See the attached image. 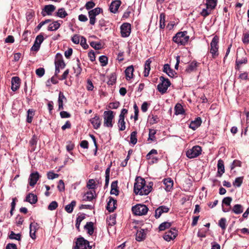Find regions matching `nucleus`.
<instances>
[{
    "label": "nucleus",
    "mask_w": 249,
    "mask_h": 249,
    "mask_svg": "<svg viewBox=\"0 0 249 249\" xmlns=\"http://www.w3.org/2000/svg\"><path fill=\"white\" fill-rule=\"evenodd\" d=\"M146 188L145 179L141 177H137L134 185V193L136 195H147L150 193V190Z\"/></svg>",
    "instance_id": "f257e3e1"
},
{
    "label": "nucleus",
    "mask_w": 249,
    "mask_h": 249,
    "mask_svg": "<svg viewBox=\"0 0 249 249\" xmlns=\"http://www.w3.org/2000/svg\"><path fill=\"white\" fill-rule=\"evenodd\" d=\"M189 36L187 31L179 32L173 36L172 40L178 45H185L189 41Z\"/></svg>",
    "instance_id": "f03ea898"
},
{
    "label": "nucleus",
    "mask_w": 249,
    "mask_h": 249,
    "mask_svg": "<svg viewBox=\"0 0 249 249\" xmlns=\"http://www.w3.org/2000/svg\"><path fill=\"white\" fill-rule=\"evenodd\" d=\"M217 3V0H206V8L202 10L200 13V15L206 18L211 13L212 11L215 8Z\"/></svg>",
    "instance_id": "7ed1b4c3"
},
{
    "label": "nucleus",
    "mask_w": 249,
    "mask_h": 249,
    "mask_svg": "<svg viewBox=\"0 0 249 249\" xmlns=\"http://www.w3.org/2000/svg\"><path fill=\"white\" fill-rule=\"evenodd\" d=\"M248 63V57L245 52H242L237 53L235 60V69L237 71H240L242 65L246 64Z\"/></svg>",
    "instance_id": "20e7f679"
},
{
    "label": "nucleus",
    "mask_w": 249,
    "mask_h": 249,
    "mask_svg": "<svg viewBox=\"0 0 249 249\" xmlns=\"http://www.w3.org/2000/svg\"><path fill=\"white\" fill-rule=\"evenodd\" d=\"M218 42L219 37L217 36H215L213 37L211 44L210 53L212 54L213 58H216L219 55L218 53Z\"/></svg>",
    "instance_id": "39448f33"
},
{
    "label": "nucleus",
    "mask_w": 249,
    "mask_h": 249,
    "mask_svg": "<svg viewBox=\"0 0 249 249\" xmlns=\"http://www.w3.org/2000/svg\"><path fill=\"white\" fill-rule=\"evenodd\" d=\"M132 212L135 215H144L148 211V207L144 204H137L132 207Z\"/></svg>",
    "instance_id": "423d86ee"
},
{
    "label": "nucleus",
    "mask_w": 249,
    "mask_h": 249,
    "mask_svg": "<svg viewBox=\"0 0 249 249\" xmlns=\"http://www.w3.org/2000/svg\"><path fill=\"white\" fill-rule=\"evenodd\" d=\"M160 79L161 82L157 86V89L163 94L166 92L168 88L171 84L168 78H165L163 76H160Z\"/></svg>",
    "instance_id": "0eeeda50"
},
{
    "label": "nucleus",
    "mask_w": 249,
    "mask_h": 249,
    "mask_svg": "<svg viewBox=\"0 0 249 249\" xmlns=\"http://www.w3.org/2000/svg\"><path fill=\"white\" fill-rule=\"evenodd\" d=\"M114 118V112L111 110L105 111L104 112V125L107 127L113 126L112 120Z\"/></svg>",
    "instance_id": "6e6552de"
},
{
    "label": "nucleus",
    "mask_w": 249,
    "mask_h": 249,
    "mask_svg": "<svg viewBox=\"0 0 249 249\" xmlns=\"http://www.w3.org/2000/svg\"><path fill=\"white\" fill-rule=\"evenodd\" d=\"M75 249H91L92 246L89 245V242L81 237L77 239Z\"/></svg>",
    "instance_id": "1a4fd4ad"
},
{
    "label": "nucleus",
    "mask_w": 249,
    "mask_h": 249,
    "mask_svg": "<svg viewBox=\"0 0 249 249\" xmlns=\"http://www.w3.org/2000/svg\"><path fill=\"white\" fill-rule=\"evenodd\" d=\"M201 147L200 146L196 145L187 151L186 156L189 159L195 158L199 156L201 153Z\"/></svg>",
    "instance_id": "9d476101"
},
{
    "label": "nucleus",
    "mask_w": 249,
    "mask_h": 249,
    "mask_svg": "<svg viewBox=\"0 0 249 249\" xmlns=\"http://www.w3.org/2000/svg\"><path fill=\"white\" fill-rule=\"evenodd\" d=\"M120 29L122 36L123 37H128L131 31V24L127 22L124 23L121 25Z\"/></svg>",
    "instance_id": "9b49d317"
},
{
    "label": "nucleus",
    "mask_w": 249,
    "mask_h": 249,
    "mask_svg": "<svg viewBox=\"0 0 249 249\" xmlns=\"http://www.w3.org/2000/svg\"><path fill=\"white\" fill-rule=\"evenodd\" d=\"M43 40L44 37L42 33H41L39 35L37 36L34 42V44L32 47L31 50L37 52L39 50L40 45Z\"/></svg>",
    "instance_id": "f8f14e48"
},
{
    "label": "nucleus",
    "mask_w": 249,
    "mask_h": 249,
    "mask_svg": "<svg viewBox=\"0 0 249 249\" xmlns=\"http://www.w3.org/2000/svg\"><path fill=\"white\" fill-rule=\"evenodd\" d=\"M177 235V233L176 229L172 228L170 230L165 232L163 237L165 240L170 241L175 239Z\"/></svg>",
    "instance_id": "ddd939ff"
},
{
    "label": "nucleus",
    "mask_w": 249,
    "mask_h": 249,
    "mask_svg": "<svg viewBox=\"0 0 249 249\" xmlns=\"http://www.w3.org/2000/svg\"><path fill=\"white\" fill-rule=\"evenodd\" d=\"M55 6L52 4L46 5L41 11V15L43 17L47 15H51L52 13L55 10Z\"/></svg>",
    "instance_id": "4468645a"
},
{
    "label": "nucleus",
    "mask_w": 249,
    "mask_h": 249,
    "mask_svg": "<svg viewBox=\"0 0 249 249\" xmlns=\"http://www.w3.org/2000/svg\"><path fill=\"white\" fill-rule=\"evenodd\" d=\"M54 63L55 67L61 68V69H64L65 67L66 64L64 61L63 56L59 53L56 54Z\"/></svg>",
    "instance_id": "2eb2a0df"
},
{
    "label": "nucleus",
    "mask_w": 249,
    "mask_h": 249,
    "mask_svg": "<svg viewBox=\"0 0 249 249\" xmlns=\"http://www.w3.org/2000/svg\"><path fill=\"white\" fill-rule=\"evenodd\" d=\"M170 209L168 207L162 205L159 207L155 210V217L156 219L159 218L163 213H167L169 212Z\"/></svg>",
    "instance_id": "dca6fc26"
},
{
    "label": "nucleus",
    "mask_w": 249,
    "mask_h": 249,
    "mask_svg": "<svg viewBox=\"0 0 249 249\" xmlns=\"http://www.w3.org/2000/svg\"><path fill=\"white\" fill-rule=\"evenodd\" d=\"M40 176L37 172L32 173L30 174L29 178V185L31 186H34L36 183L37 180L39 179Z\"/></svg>",
    "instance_id": "f3484780"
},
{
    "label": "nucleus",
    "mask_w": 249,
    "mask_h": 249,
    "mask_svg": "<svg viewBox=\"0 0 249 249\" xmlns=\"http://www.w3.org/2000/svg\"><path fill=\"white\" fill-rule=\"evenodd\" d=\"M20 79L18 76H14L11 79V89L15 91L17 90L20 86Z\"/></svg>",
    "instance_id": "a211bd4d"
},
{
    "label": "nucleus",
    "mask_w": 249,
    "mask_h": 249,
    "mask_svg": "<svg viewBox=\"0 0 249 249\" xmlns=\"http://www.w3.org/2000/svg\"><path fill=\"white\" fill-rule=\"evenodd\" d=\"M117 200L113 199L112 197H109V200L106 207L107 209L109 212H113L116 208Z\"/></svg>",
    "instance_id": "6ab92c4d"
},
{
    "label": "nucleus",
    "mask_w": 249,
    "mask_h": 249,
    "mask_svg": "<svg viewBox=\"0 0 249 249\" xmlns=\"http://www.w3.org/2000/svg\"><path fill=\"white\" fill-rule=\"evenodd\" d=\"M90 122L92 124L93 128L97 129L101 125V119L99 116L96 114L93 118L90 119Z\"/></svg>",
    "instance_id": "aec40b11"
},
{
    "label": "nucleus",
    "mask_w": 249,
    "mask_h": 249,
    "mask_svg": "<svg viewBox=\"0 0 249 249\" xmlns=\"http://www.w3.org/2000/svg\"><path fill=\"white\" fill-rule=\"evenodd\" d=\"M202 123V120L200 117L196 118L195 120L191 121L190 125L189 128L192 129L194 130H195L196 128H197L199 126H200Z\"/></svg>",
    "instance_id": "412c9836"
},
{
    "label": "nucleus",
    "mask_w": 249,
    "mask_h": 249,
    "mask_svg": "<svg viewBox=\"0 0 249 249\" xmlns=\"http://www.w3.org/2000/svg\"><path fill=\"white\" fill-rule=\"evenodd\" d=\"M217 169V176L221 177L222 174L225 172L224 161L221 159L219 160L218 161Z\"/></svg>",
    "instance_id": "4be33fe9"
},
{
    "label": "nucleus",
    "mask_w": 249,
    "mask_h": 249,
    "mask_svg": "<svg viewBox=\"0 0 249 249\" xmlns=\"http://www.w3.org/2000/svg\"><path fill=\"white\" fill-rule=\"evenodd\" d=\"M121 4V1L119 0L112 1L109 6L110 12L113 13H115L117 11Z\"/></svg>",
    "instance_id": "5701e85b"
},
{
    "label": "nucleus",
    "mask_w": 249,
    "mask_h": 249,
    "mask_svg": "<svg viewBox=\"0 0 249 249\" xmlns=\"http://www.w3.org/2000/svg\"><path fill=\"white\" fill-rule=\"evenodd\" d=\"M199 64V63H197L196 61H193L188 65L185 70V71L189 73L195 71L196 70V68Z\"/></svg>",
    "instance_id": "b1692460"
},
{
    "label": "nucleus",
    "mask_w": 249,
    "mask_h": 249,
    "mask_svg": "<svg viewBox=\"0 0 249 249\" xmlns=\"http://www.w3.org/2000/svg\"><path fill=\"white\" fill-rule=\"evenodd\" d=\"M163 71L165 72L170 77H173L175 74L176 73L175 71L170 67V65L168 64H166L163 66Z\"/></svg>",
    "instance_id": "393cba45"
},
{
    "label": "nucleus",
    "mask_w": 249,
    "mask_h": 249,
    "mask_svg": "<svg viewBox=\"0 0 249 249\" xmlns=\"http://www.w3.org/2000/svg\"><path fill=\"white\" fill-rule=\"evenodd\" d=\"M37 140V137L36 135H34L30 140L29 145L31 152H34L35 151Z\"/></svg>",
    "instance_id": "a878e982"
},
{
    "label": "nucleus",
    "mask_w": 249,
    "mask_h": 249,
    "mask_svg": "<svg viewBox=\"0 0 249 249\" xmlns=\"http://www.w3.org/2000/svg\"><path fill=\"white\" fill-rule=\"evenodd\" d=\"M25 201L31 204H36L37 201V197L33 193H29L26 197Z\"/></svg>",
    "instance_id": "bb28decb"
},
{
    "label": "nucleus",
    "mask_w": 249,
    "mask_h": 249,
    "mask_svg": "<svg viewBox=\"0 0 249 249\" xmlns=\"http://www.w3.org/2000/svg\"><path fill=\"white\" fill-rule=\"evenodd\" d=\"M146 233L143 229H141L137 231L136 234V240L138 241H142L146 237Z\"/></svg>",
    "instance_id": "cd10ccee"
},
{
    "label": "nucleus",
    "mask_w": 249,
    "mask_h": 249,
    "mask_svg": "<svg viewBox=\"0 0 249 249\" xmlns=\"http://www.w3.org/2000/svg\"><path fill=\"white\" fill-rule=\"evenodd\" d=\"M134 68L133 66L128 67L125 70L126 79L129 80L133 77Z\"/></svg>",
    "instance_id": "c85d7f7f"
},
{
    "label": "nucleus",
    "mask_w": 249,
    "mask_h": 249,
    "mask_svg": "<svg viewBox=\"0 0 249 249\" xmlns=\"http://www.w3.org/2000/svg\"><path fill=\"white\" fill-rule=\"evenodd\" d=\"M163 183L165 185V189L169 192L173 186V180L170 178H165L163 180Z\"/></svg>",
    "instance_id": "c756f323"
},
{
    "label": "nucleus",
    "mask_w": 249,
    "mask_h": 249,
    "mask_svg": "<svg viewBox=\"0 0 249 249\" xmlns=\"http://www.w3.org/2000/svg\"><path fill=\"white\" fill-rule=\"evenodd\" d=\"M67 101V99L64 96L63 93L61 91H60L59 93V97L58 99V109L62 110L63 109V101Z\"/></svg>",
    "instance_id": "7c9ffc66"
},
{
    "label": "nucleus",
    "mask_w": 249,
    "mask_h": 249,
    "mask_svg": "<svg viewBox=\"0 0 249 249\" xmlns=\"http://www.w3.org/2000/svg\"><path fill=\"white\" fill-rule=\"evenodd\" d=\"M37 226V224L36 223H31L30 225V235L33 239H35L36 238L35 233Z\"/></svg>",
    "instance_id": "2f4dec72"
},
{
    "label": "nucleus",
    "mask_w": 249,
    "mask_h": 249,
    "mask_svg": "<svg viewBox=\"0 0 249 249\" xmlns=\"http://www.w3.org/2000/svg\"><path fill=\"white\" fill-rule=\"evenodd\" d=\"M110 194L118 196L119 195V190L118 189V181H113L111 185Z\"/></svg>",
    "instance_id": "473e14b6"
},
{
    "label": "nucleus",
    "mask_w": 249,
    "mask_h": 249,
    "mask_svg": "<svg viewBox=\"0 0 249 249\" xmlns=\"http://www.w3.org/2000/svg\"><path fill=\"white\" fill-rule=\"evenodd\" d=\"M76 62L77 63L76 65L73 66V69L74 70V72L75 73V76H78L81 73L82 69L81 67V64L79 59H77Z\"/></svg>",
    "instance_id": "72a5a7b5"
},
{
    "label": "nucleus",
    "mask_w": 249,
    "mask_h": 249,
    "mask_svg": "<svg viewBox=\"0 0 249 249\" xmlns=\"http://www.w3.org/2000/svg\"><path fill=\"white\" fill-rule=\"evenodd\" d=\"M61 24L58 21H53L48 27V30L50 31H56L60 26Z\"/></svg>",
    "instance_id": "f704fd0d"
},
{
    "label": "nucleus",
    "mask_w": 249,
    "mask_h": 249,
    "mask_svg": "<svg viewBox=\"0 0 249 249\" xmlns=\"http://www.w3.org/2000/svg\"><path fill=\"white\" fill-rule=\"evenodd\" d=\"M84 229L88 231V233L90 235H92L94 232L93 223L92 222H87L84 226Z\"/></svg>",
    "instance_id": "c9c22d12"
},
{
    "label": "nucleus",
    "mask_w": 249,
    "mask_h": 249,
    "mask_svg": "<svg viewBox=\"0 0 249 249\" xmlns=\"http://www.w3.org/2000/svg\"><path fill=\"white\" fill-rule=\"evenodd\" d=\"M151 60L150 59H147L144 65V76L147 77L149 74L150 71V64L151 63Z\"/></svg>",
    "instance_id": "e433bc0d"
},
{
    "label": "nucleus",
    "mask_w": 249,
    "mask_h": 249,
    "mask_svg": "<svg viewBox=\"0 0 249 249\" xmlns=\"http://www.w3.org/2000/svg\"><path fill=\"white\" fill-rule=\"evenodd\" d=\"M244 210L243 206L241 204H235L232 209V212L236 214H239L243 213Z\"/></svg>",
    "instance_id": "4c0bfd02"
},
{
    "label": "nucleus",
    "mask_w": 249,
    "mask_h": 249,
    "mask_svg": "<svg viewBox=\"0 0 249 249\" xmlns=\"http://www.w3.org/2000/svg\"><path fill=\"white\" fill-rule=\"evenodd\" d=\"M174 109L175 111V113L177 115L179 114H183L185 113L184 109H183L182 105L179 103H178L176 104Z\"/></svg>",
    "instance_id": "58836bf2"
},
{
    "label": "nucleus",
    "mask_w": 249,
    "mask_h": 249,
    "mask_svg": "<svg viewBox=\"0 0 249 249\" xmlns=\"http://www.w3.org/2000/svg\"><path fill=\"white\" fill-rule=\"evenodd\" d=\"M76 204V201H72L70 204L66 206L65 208V211L68 213H71L73 212V208L75 206Z\"/></svg>",
    "instance_id": "ea45409f"
},
{
    "label": "nucleus",
    "mask_w": 249,
    "mask_h": 249,
    "mask_svg": "<svg viewBox=\"0 0 249 249\" xmlns=\"http://www.w3.org/2000/svg\"><path fill=\"white\" fill-rule=\"evenodd\" d=\"M103 12V9L99 7H97L94 9L91 10L89 11V15H91L93 17H96V16L98 15L100 13Z\"/></svg>",
    "instance_id": "a19ab883"
},
{
    "label": "nucleus",
    "mask_w": 249,
    "mask_h": 249,
    "mask_svg": "<svg viewBox=\"0 0 249 249\" xmlns=\"http://www.w3.org/2000/svg\"><path fill=\"white\" fill-rule=\"evenodd\" d=\"M157 133V130L153 129H149V137L148 138V141H151L152 142H156V139L155 137V134Z\"/></svg>",
    "instance_id": "79ce46f5"
},
{
    "label": "nucleus",
    "mask_w": 249,
    "mask_h": 249,
    "mask_svg": "<svg viewBox=\"0 0 249 249\" xmlns=\"http://www.w3.org/2000/svg\"><path fill=\"white\" fill-rule=\"evenodd\" d=\"M165 14L163 13H160V28L164 29L165 27Z\"/></svg>",
    "instance_id": "37998d69"
},
{
    "label": "nucleus",
    "mask_w": 249,
    "mask_h": 249,
    "mask_svg": "<svg viewBox=\"0 0 249 249\" xmlns=\"http://www.w3.org/2000/svg\"><path fill=\"white\" fill-rule=\"evenodd\" d=\"M171 226V223L168 222H164L161 223L159 227V229L160 231H163L169 228Z\"/></svg>",
    "instance_id": "c03bdc74"
},
{
    "label": "nucleus",
    "mask_w": 249,
    "mask_h": 249,
    "mask_svg": "<svg viewBox=\"0 0 249 249\" xmlns=\"http://www.w3.org/2000/svg\"><path fill=\"white\" fill-rule=\"evenodd\" d=\"M35 115L34 111L33 109H29L27 111L26 121L28 123H31L33 116Z\"/></svg>",
    "instance_id": "a18cd8bd"
},
{
    "label": "nucleus",
    "mask_w": 249,
    "mask_h": 249,
    "mask_svg": "<svg viewBox=\"0 0 249 249\" xmlns=\"http://www.w3.org/2000/svg\"><path fill=\"white\" fill-rule=\"evenodd\" d=\"M68 15L67 13L65 10L64 8H60L58 9V12L56 14V16L61 18H64Z\"/></svg>",
    "instance_id": "49530a36"
},
{
    "label": "nucleus",
    "mask_w": 249,
    "mask_h": 249,
    "mask_svg": "<svg viewBox=\"0 0 249 249\" xmlns=\"http://www.w3.org/2000/svg\"><path fill=\"white\" fill-rule=\"evenodd\" d=\"M137 132L134 131H133L130 135V142L134 145L137 142Z\"/></svg>",
    "instance_id": "de8ad7c7"
},
{
    "label": "nucleus",
    "mask_w": 249,
    "mask_h": 249,
    "mask_svg": "<svg viewBox=\"0 0 249 249\" xmlns=\"http://www.w3.org/2000/svg\"><path fill=\"white\" fill-rule=\"evenodd\" d=\"M116 75L115 73H112L109 75V80L107 84L109 85H113L116 82Z\"/></svg>",
    "instance_id": "09e8293b"
},
{
    "label": "nucleus",
    "mask_w": 249,
    "mask_h": 249,
    "mask_svg": "<svg viewBox=\"0 0 249 249\" xmlns=\"http://www.w3.org/2000/svg\"><path fill=\"white\" fill-rule=\"evenodd\" d=\"M243 177L236 178L234 181L233 182V185L234 186H236L238 187H240L243 183Z\"/></svg>",
    "instance_id": "8fccbe9b"
},
{
    "label": "nucleus",
    "mask_w": 249,
    "mask_h": 249,
    "mask_svg": "<svg viewBox=\"0 0 249 249\" xmlns=\"http://www.w3.org/2000/svg\"><path fill=\"white\" fill-rule=\"evenodd\" d=\"M120 131H124L125 129V122L124 119H119L118 123Z\"/></svg>",
    "instance_id": "3c124183"
},
{
    "label": "nucleus",
    "mask_w": 249,
    "mask_h": 249,
    "mask_svg": "<svg viewBox=\"0 0 249 249\" xmlns=\"http://www.w3.org/2000/svg\"><path fill=\"white\" fill-rule=\"evenodd\" d=\"M99 60L102 66L104 67L106 66L108 63V58L105 55H102L100 56Z\"/></svg>",
    "instance_id": "603ef678"
},
{
    "label": "nucleus",
    "mask_w": 249,
    "mask_h": 249,
    "mask_svg": "<svg viewBox=\"0 0 249 249\" xmlns=\"http://www.w3.org/2000/svg\"><path fill=\"white\" fill-rule=\"evenodd\" d=\"M8 237L11 239H16L18 241H20L21 240V235L19 233L15 234L13 231H11Z\"/></svg>",
    "instance_id": "864d4df0"
},
{
    "label": "nucleus",
    "mask_w": 249,
    "mask_h": 249,
    "mask_svg": "<svg viewBox=\"0 0 249 249\" xmlns=\"http://www.w3.org/2000/svg\"><path fill=\"white\" fill-rule=\"evenodd\" d=\"M218 226L223 230H225L226 228V219L221 218L218 222Z\"/></svg>",
    "instance_id": "5fc2aeb1"
},
{
    "label": "nucleus",
    "mask_w": 249,
    "mask_h": 249,
    "mask_svg": "<svg viewBox=\"0 0 249 249\" xmlns=\"http://www.w3.org/2000/svg\"><path fill=\"white\" fill-rule=\"evenodd\" d=\"M95 193L94 191L93 192L92 191H88L86 193V197L84 198V200L86 201H91L94 198L93 194Z\"/></svg>",
    "instance_id": "6e6d98bb"
},
{
    "label": "nucleus",
    "mask_w": 249,
    "mask_h": 249,
    "mask_svg": "<svg viewBox=\"0 0 249 249\" xmlns=\"http://www.w3.org/2000/svg\"><path fill=\"white\" fill-rule=\"evenodd\" d=\"M95 186L96 184L94 180L93 179H89L87 184V188L89 189H94Z\"/></svg>",
    "instance_id": "4d7b16f0"
},
{
    "label": "nucleus",
    "mask_w": 249,
    "mask_h": 249,
    "mask_svg": "<svg viewBox=\"0 0 249 249\" xmlns=\"http://www.w3.org/2000/svg\"><path fill=\"white\" fill-rule=\"evenodd\" d=\"M90 45L95 50H100L102 48V44L100 42L91 41L90 43Z\"/></svg>",
    "instance_id": "13d9d810"
},
{
    "label": "nucleus",
    "mask_w": 249,
    "mask_h": 249,
    "mask_svg": "<svg viewBox=\"0 0 249 249\" xmlns=\"http://www.w3.org/2000/svg\"><path fill=\"white\" fill-rule=\"evenodd\" d=\"M45 71V69L40 67L36 70V73L39 77H41L44 75Z\"/></svg>",
    "instance_id": "bf43d9fd"
},
{
    "label": "nucleus",
    "mask_w": 249,
    "mask_h": 249,
    "mask_svg": "<svg viewBox=\"0 0 249 249\" xmlns=\"http://www.w3.org/2000/svg\"><path fill=\"white\" fill-rule=\"evenodd\" d=\"M81 40H80V45L84 49H87L89 48V45L86 43V38L83 36H81Z\"/></svg>",
    "instance_id": "052dcab7"
},
{
    "label": "nucleus",
    "mask_w": 249,
    "mask_h": 249,
    "mask_svg": "<svg viewBox=\"0 0 249 249\" xmlns=\"http://www.w3.org/2000/svg\"><path fill=\"white\" fill-rule=\"evenodd\" d=\"M58 207V204L56 201H53L50 203L48 207V209L49 210L53 211L55 210Z\"/></svg>",
    "instance_id": "680f3d73"
},
{
    "label": "nucleus",
    "mask_w": 249,
    "mask_h": 249,
    "mask_svg": "<svg viewBox=\"0 0 249 249\" xmlns=\"http://www.w3.org/2000/svg\"><path fill=\"white\" fill-rule=\"evenodd\" d=\"M242 162L239 160H234L231 166V169L233 170L236 167H241Z\"/></svg>",
    "instance_id": "e2e57ef3"
},
{
    "label": "nucleus",
    "mask_w": 249,
    "mask_h": 249,
    "mask_svg": "<svg viewBox=\"0 0 249 249\" xmlns=\"http://www.w3.org/2000/svg\"><path fill=\"white\" fill-rule=\"evenodd\" d=\"M242 41L245 44H248L249 43V32L244 33L242 37Z\"/></svg>",
    "instance_id": "0e129e2a"
},
{
    "label": "nucleus",
    "mask_w": 249,
    "mask_h": 249,
    "mask_svg": "<svg viewBox=\"0 0 249 249\" xmlns=\"http://www.w3.org/2000/svg\"><path fill=\"white\" fill-rule=\"evenodd\" d=\"M95 6V3L92 1L90 0L88 1L85 5V8L87 10H89L92 9Z\"/></svg>",
    "instance_id": "69168bd1"
},
{
    "label": "nucleus",
    "mask_w": 249,
    "mask_h": 249,
    "mask_svg": "<svg viewBox=\"0 0 249 249\" xmlns=\"http://www.w3.org/2000/svg\"><path fill=\"white\" fill-rule=\"evenodd\" d=\"M57 188L60 192L64 191L65 190V184L64 181L62 179L59 180L58 181Z\"/></svg>",
    "instance_id": "338daca9"
},
{
    "label": "nucleus",
    "mask_w": 249,
    "mask_h": 249,
    "mask_svg": "<svg viewBox=\"0 0 249 249\" xmlns=\"http://www.w3.org/2000/svg\"><path fill=\"white\" fill-rule=\"evenodd\" d=\"M232 198L230 196L225 197L222 200V203L227 206H231V203L232 201Z\"/></svg>",
    "instance_id": "774afa93"
}]
</instances>
